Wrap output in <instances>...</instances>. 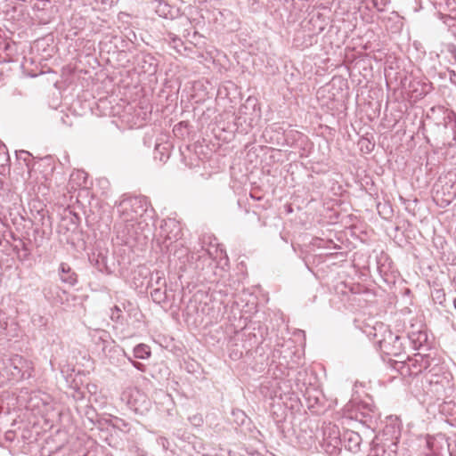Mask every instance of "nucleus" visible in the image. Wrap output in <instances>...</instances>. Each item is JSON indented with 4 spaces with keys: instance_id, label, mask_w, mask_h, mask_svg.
I'll return each mask as SVG.
<instances>
[{
    "instance_id": "f257e3e1",
    "label": "nucleus",
    "mask_w": 456,
    "mask_h": 456,
    "mask_svg": "<svg viewBox=\"0 0 456 456\" xmlns=\"http://www.w3.org/2000/svg\"><path fill=\"white\" fill-rule=\"evenodd\" d=\"M114 233L115 236L112 238V243L116 248L114 252H123L127 255L128 262L129 255L134 250L142 249L148 240V236L143 232V225L141 224L118 220L114 225Z\"/></svg>"
},
{
    "instance_id": "f03ea898",
    "label": "nucleus",
    "mask_w": 456,
    "mask_h": 456,
    "mask_svg": "<svg viewBox=\"0 0 456 456\" xmlns=\"http://www.w3.org/2000/svg\"><path fill=\"white\" fill-rule=\"evenodd\" d=\"M275 132L277 133L276 139L274 140L273 136H270L269 139H265L266 142L271 143H275L278 146H289L290 148H294L298 150L301 156H304L306 151L311 147V142L307 135L305 134L294 130H284L281 126H271L270 128H266L263 134L264 137H266L270 133Z\"/></svg>"
},
{
    "instance_id": "7ed1b4c3",
    "label": "nucleus",
    "mask_w": 456,
    "mask_h": 456,
    "mask_svg": "<svg viewBox=\"0 0 456 456\" xmlns=\"http://www.w3.org/2000/svg\"><path fill=\"white\" fill-rule=\"evenodd\" d=\"M117 212L120 221L141 224L147 226L144 221H141L149 210V202L146 197L133 196L122 200L117 206Z\"/></svg>"
},
{
    "instance_id": "20e7f679",
    "label": "nucleus",
    "mask_w": 456,
    "mask_h": 456,
    "mask_svg": "<svg viewBox=\"0 0 456 456\" xmlns=\"http://www.w3.org/2000/svg\"><path fill=\"white\" fill-rule=\"evenodd\" d=\"M434 200L442 208L449 206L456 199V168L439 176L434 184Z\"/></svg>"
},
{
    "instance_id": "39448f33",
    "label": "nucleus",
    "mask_w": 456,
    "mask_h": 456,
    "mask_svg": "<svg viewBox=\"0 0 456 456\" xmlns=\"http://www.w3.org/2000/svg\"><path fill=\"white\" fill-rule=\"evenodd\" d=\"M199 248L194 247L191 252V259L200 260L201 258H224L228 261V256L223 246L217 242V239L213 234H203L199 238Z\"/></svg>"
},
{
    "instance_id": "423d86ee",
    "label": "nucleus",
    "mask_w": 456,
    "mask_h": 456,
    "mask_svg": "<svg viewBox=\"0 0 456 456\" xmlns=\"http://www.w3.org/2000/svg\"><path fill=\"white\" fill-rule=\"evenodd\" d=\"M261 118V109L256 98L248 97L240 107L238 115L234 117L235 130L245 123L250 128L254 127Z\"/></svg>"
},
{
    "instance_id": "0eeeda50",
    "label": "nucleus",
    "mask_w": 456,
    "mask_h": 456,
    "mask_svg": "<svg viewBox=\"0 0 456 456\" xmlns=\"http://www.w3.org/2000/svg\"><path fill=\"white\" fill-rule=\"evenodd\" d=\"M159 236L162 240H157V247H159L162 252H164V250L168 251L170 246L180 242L179 240L182 239L183 232L181 224L174 218L164 220L160 225Z\"/></svg>"
},
{
    "instance_id": "6e6552de",
    "label": "nucleus",
    "mask_w": 456,
    "mask_h": 456,
    "mask_svg": "<svg viewBox=\"0 0 456 456\" xmlns=\"http://www.w3.org/2000/svg\"><path fill=\"white\" fill-rule=\"evenodd\" d=\"M47 213V210L41 208L34 216L33 241L36 247L42 246L52 233V222Z\"/></svg>"
},
{
    "instance_id": "1a4fd4ad",
    "label": "nucleus",
    "mask_w": 456,
    "mask_h": 456,
    "mask_svg": "<svg viewBox=\"0 0 456 456\" xmlns=\"http://www.w3.org/2000/svg\"><path fill=\"white\" fill-rule=\"evenodd\" d=\"M89 261L101 273L110 274L114 272L115 262L113 258H109L108 251L105 249L94 250L89 255Z\"/></svg>"
},
{
    "instance_id": "9d476101",
    "label": "nucleus",
    "mask_w": 456,
    "mask_h": 456,
    "mask_svg": "<svg viewBox=\"0 0 456 456\" xmlns=\"http://www.w3.org/2000/svg\"><path fill=\"white\" fill-rule=\"evenodd\" d=\"M137 69L140 72L153 76L159 68V60L150 53H140L135 57Z\"/></svg>"
},
{
    "instance_id": "9b49d317",
    "label": "nucleus",
    "mask_w": 456,
    "mask_h": 456,
    "mask_svg": "<svg viewBox=\"0 0 456 456\" xmlns=\"http://www.w3.org/2000/svg\"><path fill=\"white\" fill-rule=\"evenodd\" d=\"M136 273L139 275L143 276V280L140 281L138 285H167L165 275L162 271L156 270L151 272L145 266H138Z\"/></svg>"
},
{
    "instance_id": "f8f14e48",
    "label": "nucleus",
    "mask_w": 456,
    "mask_h": 456,
    "mask_svg": "<svg viewBox=\"0 0 456 456\" xmlns=\"http://www.w3.org/2000/svg\"><path fill=\"white\" fill-rule=\"evenodd\" d=\"M165 251L166 253L170 252L167 256L169 262L177 259L184 265L186 261H189L190 258L191 259V252H190L188 248L183 246V242L173 244L170 246L168 251Z\"/></svg>"
},
{
    "instance_id": "ddd939ff",
    "label": "nucleus",
    "mask_w": 456,
    "mask_h": 456,
    "mask_svg": "<svg viewBox=\"0 0 456 456\" xmlns=\"http://www.w3.org/2000/svg\"><path fill=\"white\" fill-rule=\"evenodd\" d=\"M347 252L346 251H336V252H329L326 253L324 256L319 255V256H307L305 260V265L310 270L309 265L311 263L319 265L322 262H325L330 259H338L340 262L346 260Z\"/></svg>"
},
{
    "instance_id": "4468645a",
    "label": "nucleus",
    "mask_w": 456,
    "mask_h": 456,
    "mask_svg": "<svg viewBox=\"0 0 456 456\" xmlns=\"http://www.w3.org/2000/svg\"><path fill=\"white\" fill-rule=\"evenodd\" d=\"M171 148V142L163 139H158L154 146V159L165 163L170 157Z\"/></svg>"
},
{
    "instance_id": "2eb2a0df",
    "label": "nucleus",
    "mask_w": 456,
    "mask_h": 456,
    "mask_svg": "<svg viewBox=\"0 0 456 456\" xmlns=\"http://www.w3.org/2000/svg\"><path fill=\"white\" fill-rule=\"evenodd\" d=\"M58 274L61 282L68 285H75L78 281V275L67 263H61Z\"/></svg>"
},
{
    "instance_id": "dca6fc26",
    "label": "nucleus",
    "mask_w": 456,
    "mask_h": 456,
    "mask_svg": "<svg viewBox=\"0 0 456 456\" xmlns=\"http://www.w3.org/2000/svg\"><path fill=\"white\" fill-rule=\"evenodd\" d=\"M154 9L156 13L165 19H174L176 16L177 9L168 4L164 0H154Z\"/></svg>"
},
{
    "instance_id": "f3484780",
    "label": "nucleus",
    "mask_w": 456,
    "mask_h": 456,
    "mask_svg": "<svg viewBox=\"0 0 456 456\" xmlns=\"http://www.w3.org/2000/svg\"><path fill=\"white\" fill-rule=\"evenodd\" d=\"M13 251L17 255L20 261L25 262L30 259L31 248L29 243L24 240L19 239L16 244L13 246Z\"/></svg>"
},
{
    "instance_id": "a211bd4d",
    "label": "nucleus",
    "mask_w": 456,
    "mask_h": 456,
    "mask_svg": "<svg viewBox=\"0 0 456 456\" xmlns=\"http://www.w3.org/2000/svg\"><path fill=\"white\" fill-rule=\"evenodd\" d=\"M448 245L445 241L441 240V249L438 251L439 256L443 262L449 265L456 264V256L451 252L448 248Z\"/></svg>"
},
{
    "instance_id": "6ab92c4d",
    "label": "nucleus",
    "mask_w": 456,
    "mask_h": 456,
    "mask_svg": "<svg viewBox=\"0 0 456 456\" xmlns=\"http://www.w3.org/2000/svg\"><path fill=\"white\" fill-rule=\"evenodd\" d=\"M190 133V125L187 121H181L173 128V134L178 139H185Z\"/></svg>"
},
{
    "instance_id": "aec40b11",
    "label": "nucleus",
    "mask_w": 456,
    "mask_h": 456,
    "mask_svg": "<svg viewBox=\"0 0 456 456\" xmlns=\"http://www.w3.org/2000/svg\"><path fill=\"white\" fill-rule=\"evenodd\" d=\"M166 41L168 42L171 47H173L178 53H182L183 50H186L183 42L180 37L173 33H168Z\"/></svg>"
},
{
    "instance_id": "412c9836",
    "label": "nucleus",
    "mask_w": 456,
    "mask_h": 456,
    "mask_svg": "<svg viewBox=\"0 0 456 456\" xmlns=\"http://www.w3.org/2000/svg\"><path fill=\"white\" fill-rule=\"evenodd\" d=\"M16 156L19 160H23L26 167L28 169H34L36 167V158H34L28 151H16Z\"/></svg>"
},
{
    "instance_id": "4be33fe9",
    "label": "nucleus",
    "mask_w": 456,
    "mask_h": 456,
    "mask_svg": "<svg viewBox=\"0 0 456 456\" xmlns=\"http://www.w3.org/2000/svg\"><path fill=\"white\" fill-rule=\"evenodd\" d=\"M87 181V174L83 170H77L70 175L69 182L77 186H86Z\"/></svg>"
},
{
    "instance_id": "5701e85b",
    "label": "nucleus",
    "mask_w": 456,
    "mask_h": 456,
    "mask_svg": "<svg viewBox=\"0 0 456 456\" xmlns=\"http://www.w3.org/2000/svg\"><path fill=\"white\" fill-rule=\"evenodd\" d=\"M134 357L139 359H147L151 356V349L147 345L140 344L134 349Z\"/></svg>"
},
{
    "instance_id": "b1692460",
    "label": "nucleus",
    "mask_w": 456,
    "mask_h": 456,
    "mask_svg": "<svg viewBox=\"0 0 456 456\" xmlns=\"http://www.w3.org/2000/svg\"><path fill=\"white\" fill-rule=\"evenodd\" d=\"M438 15L439 19L442 20L443 22L449 28L454 27L456 25V12H450L449 14H445L439 12Z\"/></svg>"
},
{
    "instance_id": "393cba45",
    "label": "nucleus",
    "mask_w": 456,
    "mask_h": 456,
    "mask_svg": "<svg viewBox=\"0 0 456 456\" xmlns=\"http://www.w3.org/2000/svg\"><path fill=\"white\" fill-rule=\"evenodd\" d=\"M36 163L39 166L43 165L45 167H47L50 171H53L54 169V159L53 156L47 155L44 158H36Z\"/></svg>"
},
{
    "instance_id": "a878e982",
    "label": "nucleus",
    "mask_w": 456,
    "mask_h": 456,
    "mask_svg": "<svg viewBox=\"0 0 456 456\" xmlns=\"http://www.w3.org/2000/svg\"><path fill=\"white\" fill-rule=\"evenodd\" d=\"M10 162V157L7 148L4 144L0 143V167H4L8 166Z\"/></svg>"
},
{
    "instance_id": "bb28decb",
    "label": "nucleus",
    "mask_w": 456,
    "mask_h": 456,
    "mask_svg": "<svg viewBox=\"0 0 456 456\" xmlns=\"http://www.w3.org/2000/svg\"><path fill=\"white\" fill-rule=\"evenodd\" d=\"M313 38H314V36H312V35H307V36L304 35V40L302 43L299 44L300 38H299V36L297 35L294 38V44L296 46H302L303 48H306V47L312 45Z\"/></svg>"
},
{
    "instance_id": "cd10ccee",
    "label": "nucleus",
    "mask_w": 456,
    "mask_h": 456,
    "mask_svg": "<svg viewBox=\"0 0 456 456\" xmlns=\"http://www.w3.org/2000/svg\"><path fill=\"white\" fill-rule=\"evenodd\" d=\"M69 221L70 224L72 225V229L76 230L78 227V224L80 223V217L77 214H72L71 212H69V216H66L62 218V222Z\"/></svg>"
},
{
    "instance_id": "c85d7f7f",
    "label": "nucleus",
    "mask_w": 456,
    "mask_h": 456,
    "mask_svg": "<svg viewBox=\"0 0 456 456\" xmlns=\"http://www.w3.org/2000/svg\"><path fill=\"white\" fill-rule=\"evenodd\" d=\"M360 145H361V150L363 151V149L365 148V151L367 153H370V151H373L374 149V146L375 144L370 142L368 139L366 138H362L359 142Z\"/></svg>"
},
{
    "instance_id": "c756f323",
    "label": "nucleus",
    "mask_w": 456,
    "mask_h": 456,
    "mask_svg": "<svg viewBox=\"0 0 456 456\" xmlns=\"http://www.w3.org/2000/svg\"><path fill=\"white\" fill-rule=\"evenodd\" d=\"M387 0H372L373 5L379 12H382L387 4Z\"/></svg>"
},
{
    "instance_id": "7c9ffc66",
    "label": "nucleus",
    "mask_w": 456,
    "mask_h": 456,
    "mask_svg": "<svg viewBox=\"0 0 456 456\" xmlns=\"http://www.w3.org/2000/svg\"><path fill=\"white\" fill-rule=\"evenodd\" d=\"M444 77H448L452 84L456 85V72L454 70L447 69L444 71Z\"/></svg>"
},
{
    "instance_id": "2f4dec72",
    "label": "nucleus",
    "mask_w": 456,
    "mask_h": 456,
    "mask_svg": "<svg viewBox=\"0 0 456 456\" xmlns=\"http://www.w3.org/2000/svg\"><path fill=\"white\" fill-rule=\"evenodd\" d=\"M444 4L447 6L450 12H456L455 0H444Z\"/></svg>"
},
{
    "instance_id": "473e14b6",
    "label": "nucleus",
    "mask_w": 456,
    "mask_h": 456,
    "mask_svg": "<svg viewBox=\"0 0 456 456\" xmlns=\"http://www.w3.org/2000/svg\"><path fill=\"white\" fill-rule=\"evenodd\" d=\"M432 86L430 84H427V83H424L423 86H422V90L421 92L419 94V96L420 97H423L425 96L427 94L429 93V91L431 90Z\"/></svg>"
},
{
    "instance_id": "72a5a7b5",
    "label": "nucleus",
    "mask_w": 456,
    "mask_h": 456,
    "mask_svg": "<svg viewBox=\"0 0 456 456\" xmlns=\"http://www.w3.org/2000/svg\"><path fill=\"white\" fill-rule=\"evenodd\" d=\"M151 297L155 301L160 302L161 300V291L160 289H154L153 292H151Z\"/></svg>"
},
{
    "instance_id": "f704fd0d",
    "label": "nucleus",
    "mask_w": 456,
    "mask_h": 456,
    "mask_svg": "<svg viewBox=\"0 0 456 456\" xmlns=\"http://www.w3.org/2000/svg\"><path fill=\"white\" fill-rule=\"evenodd\" d=\"M447 50L452 54V57L455 55L456 46L454 45H452V44L448 45Z\"/></svg>"
},
{
    "instance_id": "c9c22d12",
    "label": "nucleus",
    "mask_w": 456,
    "mask_h": 456,
    "mask_svg": "<svg viewBox=\"0 0 456 456\" xmlns=\"http://www.w3.org/2000/svg\"><path fill=\"white\" fill-rule=\"evenodd\" d=\"M132 364L134 365V367H135L136 369L142 370V371H144V366L143 364H142L141 362H135V361H132Z\"/></svg>"
},
{
    "instance_id": "e433bc0d",
    "label": "nucleus",
    "mask_w": 456,
    "mask_h": 456,
    "mask_svg": "<svg viewBox=\"0 0 456 456\" xmlns=\"http://www.w3.org/2000/svg\"><path fill=\"white\" fill-rule=\"evenodd\" d=\"M61 121L65 125L71 126V122H69V115L62 116L61 117Z\"/></svg>"
},
{
    "instance_id": "4c0bfd02",
    "label": "nucleus",
    "mask_w": 456,
    "mask_h": 456,
    "mask_svg": "<svg viewBox=\"0 0 456 456\" xmlns=\"http://www.w3.org/2000/svg\"><path fill=\"white\" fill-rule=\"evenodd\" d=\"M4 50L5 52H8V51H10V50H11L12 45H10V43L4 42Z\"/></svg>"
},
{
    "instance_id": "58836bf2",
    "label": "nucleus",
    "mask_w": 456,
    "mask_h": 456,
    "mask_svg": "<svg viewBox=\"0 0 456 456\" xmlns=\"http://www.w3.org/2000/svg\"><path fill=\"white\" fill-rule=\"evenodd\" d=\"M384 281H385V282H386V283H387L388 285H390V284L395 285V281H388L387 279H384Z\"/></svg>"
},
{
    "instance_id": "ea45409f",
    "label": "nucleus",
    "mask_w": 456,
    "mask_h": 456,
    "mask_svg": "<svg viewBox=\"0 0 456 456\" xmlns=\"http://www.w3.org/2000/svg\"><path fill=\"white\" fill-rule=\"evenodd\" d=\"M438 75H439V77L442 78V79L447 77H444V72H440Z\"/></svg>"
},
{
    "instance_id": "a19ab883",
    "label": "nucleus",
    "mask_w": 456,
    "mask_h": 456,
    "mask_svg": "<svg viewBox=\"0 0 456 456\" xmlns=\"http://www.w3.org/2000/svg\"><path fill=\"white\" fill-rule=\"evenodd\" d=\"M383 257H384V258H386V259L387 258V256L386 255L382 256L380 257V259H379V260H378V265H379V264H380V260H381Z\"/></svg>"
},
{
    "instance_id": "79ce46f5",
    "label": "nucleus",
    "mask_w": 456,
    "mask_h": 456,
    "mask_svg": "<svg viewBox=\"0 0 456 456\" xmlns=\"http://www.w3.org/2000/svg\"><path fill=\"white\" fill-rule=\"evenodd\" d=\"M330 243L333 244V248H340L339 246L334 244L332 241H330Z\"/></svg>"
},
{
    "instance_id": "37998d69",
    "label": "nucleus",
    "mask_w": 456,
    "mask_h": 456,
    "mask_svg": "<svg viewBox=\"0 0 456 456\" xmlns=\"http://www.w3.org/2000/svg\"><path fill=\"white\" fill-rule=\"evenodd\" d=\"M182 277H183V276H182L181 274H179V275H178V279L180 280V282H181V283H183Z\"/></svg>"
},
{
    "instance_id": "c03bdc74",
    "label": "nucleus",
    "mask_w": 456,
    "mask_h": 456,
    "mask_svg": "<svg viewBox=\"0 0 456 456\" xmlns=\"http://www.w3.org/2000/svg\"><path fill=\"white\" fill-rule=\"evenodd\" d=\"M3 188V181L0 179V189Z\"/></svg>"
},
{
    "instance_id": "a18cd8bd",
    "label": "nucleus",
    "mask_w": 456,
    "mask_h": 456,
    "mask_svg": "<svg viewBox=\"0 0 456 456\" xmlns=\"http://www.w3.org/2000/svg\"><path fill=\"white\" fill-rule=\"evenodd\" d=\"M454 307L456 309V298L454 299Z\"/></svg>"
},
{
    "instance_id": "49530a36",
    "label": "nucleus",
    "mask_w": 456,
    "mask_h": 456,
    "mask_svg": "<svg viewBox=\"0 0 456 456\" xmlns=\"http://www.w3.org/2000/svg\"><path fill=\"white\" fill-rule=\"evenodd\" d=\"M453 59H454V60H455V61H456V53H455V55L453 56Z\"/></svg>"
}]
</instances>
